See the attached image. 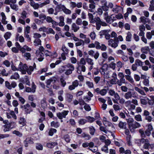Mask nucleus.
I'll return each instance as SVG.
<instances>
[{"label":"nucleus","instance_id":"1","mask_svg":"<svg viewBox=\"0 0 154 154\" xmlns=\"http://www.w3.org/2000/svg\"><path fill=\"white\" fill-rule=\"evenodd\" d=\"M146 137H141V138L136 140V142L138 146L142 149H149L150 146L149 140Z\"/></svg>","mask_w":154,"mask_h":154},{"label":"nucleus","instance_id":"2","mask_svg":"<svg viewBox=\"0 0 154 154\" xmlns=\"http://www.w3.org/2000/svg\"><path fill=\"white\" fill-rule=\"evenodd\" d=\"M127 121L128 128L131 132H134L135 129L141 127L140 123L134 121L133 118H129L127 119Z\"/></svg>","mask_w":154,"mask_h":154},{"label":"nucleus","instance_id":"3","mask_svg":"<svg viewBox=\"0 0 154 154\" xmlns=\"http://www.w3.org/2000/svg\"><path fill=\"white\" fill-rule=\"evenodd\" d=\"M74 66L70 63H68L66 65L62 66L59 72L61 73L65 72V74L68 75L72 73V72L74 70Z\"/></svg>","mask_w":154,"mask_h":154},{"label":"nucleus","instance_id":"4","mask_svg":"<svg viewBox=\"0 0 154 154\" xmlns=\"http://www.w3.org/2000/svg\"><path fill=\"white\" fill-rule=\"evenodd\" d=\"M153 130V127L151 124L147 125V129L144 131L143 129H141L139 130V132L141 137H149L151 134V131Z\"/></svg>","mask_w":154,"mask_h":154},{"label":"nucleus","instance_id":"5","mask_svg":"<svg viewBox=\"0 0 154 154\" xmlns=\"http://www.w3.org/2000/svg\"><path fill=\"white\" fill-rule=\"evenodd\" d=\"M126 100L131 99L132 98H136L137 96V93L136 91H128L125 93L124 96Z\"/></svg>","mask_w":154,"mask_h":154},{"label":"nucleus","instance_id":"6","mask_svg":"<svg viewBox=\"0 0 154 154\" xmlns=\"http://www.w3.org/2000/svg\"><path fill=\"white\" fill-rule=\"evenodd\" d=\"M39 51H36V56L38 57V60L39 61H42L43 59V57L44 54L42 52H44V48L42 46H41L39 48Z\"/></svg>","mask_w":154,"mask_h":154},{"label":"nucleus","instance_id":"7","mask_svg":"<svg viewBox=\"0 0 154 154\" xmlns=\"http://www.w3.org/2000/svg\"><path fill=\"white\" fill-rule=\"evenodd\" d=\"M117 38H114V39H109L108 41V45L109 46H111L112 48H116L118 46L119 41L117 40Z\"/></svg>","mask_w":154,"mask_h":154},{"label":"nucleus","instance_id":"8","mask_svg":"<svg viewBox=\"0 0 154 154\" xmlns=\"http://www.w3.org/2000/svg\"><path fill=\"white\" fill-rule=\"evenodd\" d=\"M27 65L26 64H23L22 63L20 62L18 66V70L21 71L22 74H25L26 73Z\"/></svg>","mask_w":154,"mask_h":154},{"label":"nucleus","instance_id":"9","mask_svg":"<svg viewBox=\"0 0 154 154\" xmlns=\"http://www.w3.org/2000/svg\"><path fill=\"white\" fill-rule=\"evenodd\" d=\"M68 111L65 110L61 112L57 113L56 115L59 119H62L63 118H66V116L68 115Z\"/></svg>","mask_w":154,"mask_h":154},{"label":"nucleus","instance_id":"10","mask_svg":"<svg viewBox=\"0 0 154 154\" xmlns=\"http://www.w3.org/2000/svg\"><path fill=\"white\" fill-rule=\"evenodd\" d=\"M88 16L90 23H94L96 21L98 20L99 17H97L94 18L92 14L89 13L88 14Z\"/></svg>","mask_w":154,"mask_h":154},{"label":"nucleus","instance_id":"11","mask_svg":"<svg viewBox=\"0 0 154 154\" xmlns=\"http://www.w3.org/2000/svg\"><path fill=\"white\" fill-rule=\"evenodd\" d=\"M79 85V82L77 80H75L72 82V84L69 86L68 89L70 91L74 90L75 88L77 87Z\"/></svg>","mask_w":154,"mask_h":154},{"label":"nucleus","instance_id":"12","mask_svg":"<svg viewBox=\"0 0 154 154\" xmlns=\"http://www.w3.org/2000/svg\"><path fill=\"white\" fill-rule=\"evenodd\" d=\"M33 143V139L30 137L26 138L23 141L24 146L25 147H27L29 144H32Z\"/></svg>","mask_w":154,"mask_h":154},{"label":"nucleus","instance_id":"13","mask_svg":"<svg viewBox=\"0 0 154 154\" xmlns=\"http://www.w3.org/2000/svg\"><path fill=\"white\" fill-rule=\"evenodd\" d=\"M122 10V8L120 6L116 5L113 8L112 11L115 13H117Z\"/></svg>","mask_w":154,"mask_h":154},{"label":"nucleus","instance_id":"14","mask_svg":"<svg viewBox=\"0 0 154 154\" xmlns=\"http://www.w3.org/2000/svg\"><path fill=\"white\" fill-rule=\"evenodd\" d=\"M41 105L42 108L45 109L46 108L48 105V103L46 101V99L45 98H43L41 101Z\"/></svg>","mask_w":154,"mask_h":154},{"label":"nucleus","instance_id":"15","mask_svg":"<svg viewBox=\"0 0 154 154\" xmlns=\"http://www.w3.org/2000/svg\"><path fill=\"white\" fill-rule=\"evenodd\" d=\"M71 29L74 32H76L79 29L80 27L75 23H73L71 25Z\"/></svg>","mask_w":154,"mask_h":154},{"label":"nucleus","instance_id":"16","mask_svg":"<svg viewBox=\"0 0 154 154\" xmlns=\"http://www.w3.org/2000/svg\"><path fill=\"white\" fill-rule=\"evenodd\" d=\"M148 100H149V98L147 97H143L140 99L141 104L143 105H146L148 103Z\"/></svg>","mask_w":154,"mask_h":154},{"label":"nucleus","instance_id":"17","mask_svg":"<svg viewBox=\"0 0 154 154\" xmlns=\"http://www.w3.org/2000/svg\"><path fill=\"white\" fill-rule=\"evenodd\" d=\"M152 35H154V30H152L151 32H147L146 33V37L148 39L150 40Z\"/></svg>","mask_w":154,"mask_h":154},{"label":"nucleus","instance_id":"18","mask_svg":"<svg viewBox=\"0 0 154 154\" xmlns=\"http://www.w3.org/2000/svg\"><path fill=\"white\" fill-rule=\"evenodd\" d=\"M65 5L60 4L57 5L55 8V10L56 11H62Z\"/></svg>","mask_w":154,"mask_h":154},{"label":"nucleus","instance_id":"19","mask_svg":"<svg viewBox=\"0 0 154 154\" xmlns=\"http://www.w3.org/2000/svg\"><path fill=\"white\" fill-rule=\"evenodd\" d=\"M30 5L33 8L35 9H38L39 5L38 3H35L34 1L30 2Z\"/></svg>","mask_w":154,"mask_h":154},{"label":"nucleus","instance_id":"20","mask_svg":"<svg viewBox=\"0 0 154 154\" xmlns=\"http://www.w3.org/2000/svg\"><path fill=\"white\" fill-rule=\"evenodd\" d=\"M126 81L125 79L123 78H121L119 80L117 81V84L119 86H121L122 84L125 83Z\"/></svg>","mask_w":154,"mask_h":154},{"label":"nucleus","instance_id":"21","mask_svg":"<svg viewBox=\"0 0 154 154\" xmlns=\"http://www.w3.org/2000/svg\"><path fill=\"white\" fill-rule=\"evenodd\" d=\"M115 99H113L112 100L115 103H118V101L120 99V97L118 93H116V94L114 96Z\"/></svg>","mask_w":154,"mask_h":154},{"label":"nucleus","instance_id":"22","mask_svg":"<svg viewBox=\"0 0 154 154\" xmlns=\"http://www.w3.org/2000/svg\"><path fill=\"white\" fill-rule=\"evenodd\" d=\"M115 99H113L112 100L115 103H118V101L120 99V97L118 93H116V94L114 96Z\"/></svg>","mask_w":154,"mask_h":154},{"label":"nucleus","instance_id":"23","mask_svg":"<svg viewBox=\"0 0 154 154\" xmlns=\"http://www.w3.org/2000/svg\"><path fill=\"white\" fill-rule=\"evenodd\" d=\"M73 95L67 93L66 95V100L69 102H70L73 98Z\"/></svg>","mask_w":154,"mask_h":154},{"label":"nucleus","instance_id":"24","mask_svg":"<svg viewBox=\"0 0 154 154\" xmlns=\"http://www.w3.org/2000/svg\"><path fill=\"white\" fill-rule=\"evenodd\" d=\"M27 69L26 72L29 75L31 74L32 72L34 70V67L33 66H29V67L27 66Z\"/></svg>","mask_w":154,"mask_h":154},{"label":"nucleus","instance_id":"25","mask_svg":"<svg viewBox=\"0 0 154 154\" xmlns=\"http://www.w3.org/2000/svg\"><path fill=\"white\" fill-rule=\"evenodd\" d=\"M62 11L64 12V13L66 14L69 15L71 13V11L66 8L65 6H64V7L63 8Z\"/></svg>","mask_w":154,"mask_h":154},{"label":"nucleus","instance_id":"26","mask_svg":"<svg viewBox=\"0 0 154 154\" xmlns=\"http://www.w3.org/2000/svg\"><path fill=\"white\" fill-rule=\"evenodd\" d=\"M90 134L92 135H93L94 134L95 132V129L93 126H91L88 128Z\"/></svg>","mask_w":154,"mask_h":154},{"label":"nucleus","instance_id":"27","mask_svg":"<svg viewBox=\"0 0 154 154\" xmlns=\"http://www.w3.org/2000/svg\"><path fill=\"white\" fill-rule=\"evenodd\" d=\"M19 122L20 125H22V126H23L26 125V121L24 118L20 117Z\"/></svg>","mask_w":154,"mask_h":154},{"label":"nucleus","instance_id":"28","mask_svg":"<svg viewBox=\"0 0 154 154\" xmlns=\"http://www.w3.org/2000/svg\"><path fill=\"white\" fill-rule=\"evenodd\" d=\"M75 44L76 46H79L81 45L84 46V40L80 39L78 41L75 43Z\"/></svg>","mask_w":154,"mask_h":154},{"label":"nucleus","instance_id":"29","mask_svg":"<svg viewBox=\"0 0 154 154\" xmlns=\"http://www.w3.org/2000/svg\"><path fill=\"white\" fill-rule=\"evenodd\" d=\"M141 52L147 54L149 50V48L148 46H145L142 48L141 49Z\"/></svg>","mask_w":154,"mask_h":154},{"label":"nucleus","instance_id":"30","mask_svg":"<svg viewBox=\"0 0 154 154\" xmlns=\"http://www.w3.org/2000/svg\"><path fill=\"white\" fill-rule=\"evenodd\" d=\"M20 77V76L19 74L17 72H15L14 74L11 75L10 78L11 79H18Z\"/></svg>","mask_w":154,"mask_h":154},{"label":"nucleus","instance_id":"31","mask_svg":"<svg viewBox=\"0 0 154 154\" xmlns=\"http://www.w3.org/2000/svg\"><path fill=\"white\" fill-rule=\"evenodd\" d=\"M60 126V125L58 122L52 121L51 123V126L55 128H57Z\"/></svg>","mask_w":154,"mask_h":154},{"label":"nucleus","instance_id":"32","mask_svg":"<svg viewBox=\"0 0 154 154\" xmlns=\"http://www.w3.org/2000/svg\"><path fill=\"white\" fill-rule=\"evenodd\" d=\"M41 41L39 39H35L34 41V45L35 46L41 45Z\"/></svg>","mask_w":154,"mask_h":154},{"label":"nucleus","instance_id":"33","mask_svg":"<svg viewBox=\"0 0 154 154\" xmlns=\"http://www.w3.org/2000/svg\"><path fill=\"white\" fill-rule=\"evenodd\" d=\"M125 78L131 83H133L134 82L133 79L130 75H126Z\"/></svg>","mask_w":154,"mask_h":154},{"label":"nucleus","instance_id":"34","mask_svg":"<svg viewBox=\"0 0 154 154\" xmlns=\"http://www.w3.org/2000/svg\"><path fill=\"white\" fill-rule=\"evenodd\" d=\"M57 143L55 142H53L51 143H47V146L50 148H52L54 146L56 145H57Z\"/></svg>","mask_w":154,"mask_h":154},{"label":"nucleus","instance_id":"35","mask_svg":"<svg viewBox=\"0 0 154 154\" xmlns=\"http://www.w3.org/2000/svg\"><path fill=\"white\" fill-rule=\"evenodd\" d=\"M85 118L88 120V122L90 123H92L95 120L94 118L89 116L86 117Z\"/></svg>","mask_w":154,"mask_h":154},{"label":"nucleus","instance_id":"36","mask_svg":"<svg viewBox=\"0 0 154 154\" xmlns=\"http://www.w3.org/2000/svg\"><path fill=\"white\" fill-rule=\"evenodd\" d=\"M132 36V35L131 32H128L127 34V36L126 37V41L128 42H130L131 41Z\"/></svg>","mask_w":154,"mask_h":154},{"label":"nucleus","instance_id":"37","mask_svg":"<svg viewBox=\"0 0 154 154\" xmlns=\"http://www.w3.org/2000/svg\"><path fill=\"white\" fill-rule=\"evenodd\" d=\"M3 128V131L5 132L8 131L11 129L9 125H4Z\"/></svg>","mask_w":154,"mask_h":154},{"label":"nucleus","instance_id":"38","mask_svg":"<svg viewBox=\"0 0 154 154\" xmlns=\"http://www.w3.org/2000/svg\"><path fill=\"white\" fill-rule=\"evenodd\" d=\"M12 133L19 137H21L22 136V134L18 131H14L12 132Z\"/></svg>","mask_w":154,"mask_h":154},{"label":"nucleus","instance_id":"39","mask_svg":"<svg viewBox=\"0 0 154 154\" xmlns=\"http://www.w3.org/2000/svg\"><path fill=\"white\" fill-rule=\"evenodd\" d=\"M23 56L26 59V60H28L30 59L31 54L30 53L28 52H26L23 55Z\"/></svg>","mask_w":154,"mask_h":154},{"label":"nucleus","instance_id":"40","mask_svg":"<svg viewBox=\"0 0 154 154\" xmlns=\"http://www.w3.org/2000/svg\"><path fill=\"white\" fill-rule=\"evenodd\" d=\"M87 62L89 64L91 65H93L94 64L93 60L89 58H87L86 59Z\"/></svg>","mask_w":154,"mask_h":154},{"label":"nucleus","instance_id":"41","mask_svg":"<svg viewBox=\"0 0 154 154\" xmlns=\"http://www.w3.org/2000/svg\"><path fill=\"white\" fill-rule=\"evenodd\" d=\"M142 83L144 86H149V79H147L143 80L142 81Z\"/></svg>","mask_w":154,"mask_h":154},{"label":"nucleus","instance_id":"42","mask_svg":"<svg viewBox=\"0 0 154 154\" xmlns=\"http://www.w3.org/2000/svg\"><path fill=\"white\" fill-rule=\"evenodd\" d=\"M56 131L57 130L55 129L51 128L49 131L48 134L49 135L52 136L53 135L54 133H56Z\"/></svg>","mask_w":154,"mask_h":154},{"label":"nucleus","instance_id":"43","mask_svg":"<svg viewBox=\"0 0 154 154\" xmlns=\"http://www.w3.org/2000/svg\"><path fill=\"white\" fill-rule=\"evenodd\" d=\"M103 123L104 125H108V126L111 127L112 128L114 129H115L114 125L111 122H109L107 121H105Z\"/></svg>","mask_w":154,"mask_h":154},{"label":"nucleus","instance_id":"44","mask_svg":"<svg viewBox=\"0 0 154 154\" xmlns=\"http://www.w3.org/2000/svg\"><path fill=\"white\" fill-rule=\"evenodd\" d=\"M134 119L137 121L140 122L142 121L141 116L140 114L136 115L134 117Z\"/></svg>","mask_w":154,"mask_h":154},{"label":"nucleus","instance_id":"45","mask_svg":"<svg viewBox=\"0 0 154 154\" xmlns=\"http://www.w3.org/2000/svg\"><path fill=\"white\" fill-rule=\"evenodd\" d=\"M126 123L120 122L119 123V126L120 128H125L126 127Z\"/></svg>","mask_w":154,"mask_h":154},{"label":"nucleus","instance_id":"46","mask_svg":"<svg viewBox=\"0 0 154 154\" xmlns=\"http://www.w3.org/2000/svg\"><path fill=\"white\" fill-rule=\"evenodd\" d=\"M109 32V31L107 30H102L99 32V34L100 36H102L103 35H105L107 33Z\"/></svg>","mask_w":154,"mask_h":154},{"label":"nucleus","instance_id":"47","mask_svg":"<svg viewBox=\"0 0 154 154\" xmlns=\"http://www.w3.org/2000/svg\"><path fill=\"white\" fill-rule=\"evenodd\" d=\"M135 63L137 65H138V66H141L143 65V63L139 59H137L135 61Z\"/></svg>","mask_w":154,"mask_h":154},{"label":"nucleus","instance_id":"48","mask_svg":"<svg viewBox=\"0 0 154 154\" xmlns=\"http://www.w3.org/2000/svg\"><path fill=\"white\" fill-rule=\"evenodd\" d=\"M11 35V32H6L4 35V37L6 40H7L9 38Z\"/></svg>","mask_w":154,"mask_h":154},{"label":"nucleus","instance_id":"49","mask_svg":"<svg viewBox=\"0 0 154 154\" xmlns=\"http://www.w3.org/2000/svg\"><path fill=\"white\" fill-rule=\"evenodd\" d=\"M10 7L11 9L16 11H17L18 9L17 6V5L14 4H11L10 5Z\"/></svg>","mask_w":154,"mask_h":154},{"label":"nucleus","instance_id":"50","mask_svg":"<svg viewBox=\"0 0 154 154\" xmlns=\"http://www.w3.org/2000/svg\"><path fill=\"white\" fill-rule=\"evenodd\" d=\"M101 150L106 153H108L109 152V149L108 146H103L101 149Z\"/></svg>","mask_w":154,"mask_h":154},{"label":"nucleus","instance_id":"51","mask_svg":"<svg viewBox=\"0 0 154 154\" xmlns=\"http://www.w3.org/2000/svg\"><path fill=\"white\" fill-rule=\"evenodd\" d=\"M104 66H103L102 68L100 69V72L101 73L102 75H103L104 76L105 75V72H106V69H104L103 68Z\"/></svg>","mask_w":154,"mask_h":154},{"label":"nucleus","instance_id":"52","mask_svg":"<svg viewBox=\"0 0 154 154\" xmlns=\"http://www.w3.org/2000/svg\"><path fill=\"white\" fill-rule=\"evenodd\" d=\"M8 125L11 129L15 127L16 126V123L13 121L9 122Z\"/></svg>","mask_w":154,"mask_h":154},{"label":"nucleus","instance_id":"53","mask_svg":"<svg viewBox=\"0 0 154 154\" xmlns=\"http://www.w3.org/2000/svg\"><path fill=\"white\" fill-rule=\"evenodd\" d=\"M31 85L32 88L31 89L32 90V92L34 93L35 91L36 86L33 82L32 83Z\"/></svg>","mask_w":154,"mask_h":154},{"label":"nucleus","instance_id":"54","mask_svg":"<svg viewBox=\"0 0 154 154\" xmlns=\"http://www.w3.org/2000/svg\"><path fill=\"white\" fill-rule=\"evenodd\" d=\"M86 84L90 88H92L93 87L94 85L92 82L87 81L86 82Z\"/></svg>","mask_w":154,"mask_h":154},{"label":"nucleus","instance_id":"55","mask_svg":"<svg viewBox=\"0 0 154 154\" xmlns=\"http://www.w3.org/2000/svg\"><path fill=\"white\" fill-rule=\"evenodd\" d=\"M97 21H98V23H100L101 25L103 26H107V24L105 22L102 21L100 17L99 18L98 20Z\"/></svg>","mask_w":154,"mask_h":154},{"label":"nucleus","instance_id":"56","mask_svg":"<svg viewBox=\"0 0 154 154\" xmlns=\"http://www.w3.org/2000/svg\"><path fill=\"white\" fill-rule=\"evenodd\" d=\"M36 148L38 150H42L43 149L42 145L40 143H37L36 144Z\"/></svg>","mask_w":154,"mask_h":154},{"label":"nucleus","instance_id":"57","mask_svg":"<svg viewBox=\"0 0 154 154\" xmlns=\"http://www.w3.org/2000/svg\"><path fill=\"white\" fill-rule=\"evenodd\" d=\"M46 56H52L53 55V53L48 50H45L44 53Z\"/></svg>","mask_w":154,"mask_h":154},{"label":"nucleus","instance_id":"58","mask_svg":"<svg viewBox=\"0 0 154 154\" xmlns=\"http://www.w3.org/2000/svg\"><path fill=\"white\" fill-rule=\"evenodd\" d=\"M107 92V91L106 89H103L101 90L99 94L102 96H104L106 94Z\"/></svg>","mask_w":154,"mask_h":154},{"label":"nucleus","instance_id":"59","mask_svg":"<svg viewBox=\"0 0 154 154\" xmlns=\"http://www.w3.org/2000/svg\"><path fill=\"white\" fill-rule=\"evenodd\" d=\"M60 83L61 84V86L64 87L66 84V82L63 78H61L60 79Z\"/></svg>","mask_w":154,"mask_h":154},{"label":"nucleus","instance_id":"60","mask_svg":"<svg viewBox=\"0 0 154 154\" xmlns=\"http://www.w3.org/2000/svg\"><path fill=\"white\" fill-rule=\"evenodd\" d=\"M89 149L93 152H96L98 151V148L96 146H95L91 149L89 148Z\"/></svg>","mask_w":154,"mask_h":154},{"label":"nucleus","instance_id":"61","mask_svg":"<svg viewBox=\"0 0 154 154\" xmlns=\"http://www.w3.org/2000/svg\"><path fill=\"white\" fill-rule=\"evenodd\" d=\"M87 120L85 119H80L79 121V123L81 125H84L86 122Z\"/></svg>","mask_w":154,"mask_h":154},{"label":"nucleus","instance_id":"62","mask_svg":"<svg viewBox=\"0 0 154 154\" xmlns=\"http://www.w3.org/2000/svg\"><path fill=\"white\" fill-rule=\"evenodd\" d=\"M134 77L136 82L139 81L140 79V76L136 74H134Z\"/></svg>","mask_w":154,"mask_h":154},{"label":"nucleus","instance_id":"63","mask_svg":"<svg viewBox=\"0 0 154 154\" xmlns=\"http://www.w3.org/2000/svg\"><path fill=\"white\" fill-rule=\"evenodd\" d=\"M82 136L84 138H86V139L89 140L91 138L90 135L88 134L84 133L82 134Z\"/></svg>","mask_w":154,"mask_h":154},{"label":"nucleus","instance_id":"64","mask_svg":"<svg viewBox=\"0 0 154 154\" xmlns=\"http://www.w3.org/2000/svg\"><path fill=\"white\" fill-rule=\"evenodd\" d=\"M53 80L52 79H49L47 81L46 84L47 86L46 87L47 88H49L50 86V85L51 83L52 82H53Z\"/></svg>","mask_w":154,"mask_h":154}]
</instances>
